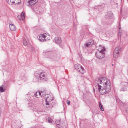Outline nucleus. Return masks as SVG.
<instances>
[{
    "instance_id": "423d86ee",
    "label": "nucleus",
    "mask_w": 128,
    "mask_h": 128,
    "mask_svg": "<svg viewBox=\"0 0 128 128\" xmlns=\"http://www.w3.org/2000/svg\"><path fill=\"white\" fill-rule=\"evenodd\" d=\"M121 49V48L119 46L115 48L114 52V57L115 58L118 57V54L120 52Z\"/></svg>"
},
{
    "instance_id": "f03ea898",
    "label": "nucleus",
    "mask_w": 128,
    "mask_h": 128,
    "mask_svg": "<svg viewBox=\"0 0 128 128\" xmlns=\"http://www.w3.org/2000/svg\"><path fill=\"white\" fill-rule=\"evenodd\" d=\"M105 48L100 46H99L98 51L96 52V57L99 59L103 58L105 55Z\"/></svg>"
},
{
    "instance_id": "473e14b6",
    "label": "nucleus",
    "mask_w": 128,
    "mask_h": 128,
    "mask_svg": "<svg viewBox=\"0 0 128 128\" xmlns=\"http://www.w3.org/2000/svg\"><path fill=\"white\" fill-rule=\"evenodd\" d=\"M127 0L128 1V0Z\"/></svg>"
},
{
    "instance_id": "f3484780",
    "label": "nucleus",
    "mask_w": 128,
    "mask_h": 128,
    "mask_svg": "<svg viewBox=\"0 0 128 128\" xmlns=\"http://www.w3.org/2000/svg\"><path fill=\"white\" fill-rule=\"evenodd\" d=\"M41 92H40V97L44 99L46 98V91H41Z\"/></svg>"
},
{
    "instance_id": "cd10ccee",
    "label": "nucleus",
    "mask_w": 128,
    "mask_h": 128,
    "mask_svg": "<svg viewBox=\"0 0 128 128\" xmlns=\"http://www.w3.org/2000/svg\"><path fill=\"white\" fill-rule=\"evenodd\" d=\"M70 101L69 100H67L66 101L67 104H68L69 105L70 103Z\"/></svg>"
},
{
    "instance_id": "2eb2a0df",
    "label": "nucleus",
    "mask_w": 128,
    "mask_h": 128,
    "mask_svg": "<svg viewBox=\"0 0 128 128\" xmlns=\"http://www.w3.org/2000/svg\"><path fill=\"white\" fill-rule=\"evenodd\" d=\"M54 40L56 43L60 44L61 43L62 40L60 38L58 37H56L54 39Z\"/></svg>"
},
{
    "instance_id": "aec40b11",
    "label": "nucleus",
    "mask_w": 128,
    "mask_h": 128,
    "mask_svg": "<svg viewBox=\"0 0 128 128\" xmlns=\"http://www.w3.org/2000/svg\"><path fill=\"white\" fill-rule=\"evenodd\" d=\"M34 96L37 98H39L40 96V91H38L34 94Z\"/></svg>"
},
{
    "instance_id": "20e7f679",
    "label": "nucleus",
    "mask_w": 128,
    "mask_h": 128,
    "mask_svg": "<svg viewBox=\"0 0 128 128\" xmlns=\"http://www.w3.org/2000/svg\"><path fill=\"white\" fill-rule=\"evenodd\" d=\"M51 38L50 36L46 33L40 34V42H44L49 40Z\"/></svg>"
},
{
    "instance_id": "412c9836",
    "label": "nucleus",
    "mask_w": 128,
    "mask_h": 128,
    "mask_svg": "<svg viewBox=\"0 0 128 128\" xmlns=\"http://www.w3.org/2000/svg\"><path fill=\"white\" fill-rule=\"evenodd\" d=\"M78 71L82 74L84 73L85 72V70L84 68L82 66V67H81V68H80V69Z\"/></svg>"
},
{
    "instance_id": "6ab92c4d",
    "label": "nucleus",
    "mask_w": 128,
    "mask_h": 128,
    "mask_svg": "<svg viewBox=\"0 0 128 128\" xmlns=\"http://www.w3.org/2000/svg\"><path fill=\"white\" fill-rule=\"evenodd\" d=\"M74 67L78 71L80 68H81L82 67V66L80 64H76L74 65Z\"/></svg>"
},
{
    "instance_id": "a878e982",
    "label": "nucleus",
    "mask_w": 128,
    "mask_h": 128,
    "mask_svg": "<svg viewBox=\"0 0 128 128\" xmlns=\"http://www.w3.org/2000/svg\"><path fill=\"white\" fill-rule=\"evenodd\" d=\"M23 44L24 46H26L27 45L28 43L26 39H24V40Z\"/></svg>"
},
{
    "instance_id": "6e6552de",
    "label": "nucleus",
    "mask_w": 128,
    "mask_h": 128,
    "mask_svg": "<svg viewBox=\"0 0 128 128\" xmlns=\"http://www.w3.org/2000/svg\"><path fill=\"white\" fill-rule=\"evenodd\" d=\"M21 126L20 122H17L12 124V127L13 128H20Z\"/></svg>"
},
{
    "instance_id": "b1692460",
    "label": "nucleus",
    "mask_w": 128,
    "mask_h": 128,
    "mask_svg": "<svg viewBox=\"0 0 128 128\" xmlns=\"http://www.w3.org/2000/svg\"><path fill=\"white\" fill-rule=\"evenodd\" d=\"M99 106L101 110L102 111H104V108L100 102H99Z\"/></svg>"
},
{
    "instance_id": "7ed1b4c3",
    "label": "nucleus",
    "mask_w": 128,
    "mask_h": 128,
    "mask_svg": "<svg viewBox=\"0 0 128 128\" xmlns=\"http://www.w3.org/2000/svg\"><path fill=\"white\" fill-rule=\"evenodd\" d=\"M43 101V104L44 106L46 108H48L51 104L50 102L53 100L54 98L52 96H47L46 98L44 99Z\"/></svg>"
},
{
    "instance_id": "1a4fd4ad",
    "label": "nucleus",
    "mask_w": 128,
    "mask_h": 128,
    "mask_svg": "<svg viewBox=\"0 0 128 128\" xmlns=\"http://www.w3.org/2000/svg\"><path fill=\"white\" fill-rule=\"evenodd\" d=\"M26 1L28 5L32 6L37 3L38 0H26Z\"/></svg>"
},
{
    "instance_id": "c756f323",
    "label": "nucleus",
    "mask_w": 128,
    "mask_h": 128,
    "mask_svg": "<svg viewBox=\"0 0 128 128\" xmlns=\"http://www.w3.org/2000/svg\"><path fill=\"white\" fill-rule=\"evenodd\" d=\"M23 78H22V80H23L24 79V78H25V75L24 74L23 75Z\"/></svg>"
},
{
    "instance_id": "9d476101",
    "label": "nucleus",
    "mask_w": 128,
    "mask_h": 128,
    "mask_svg": "<svg viewBox=\"0 0 128 128\" xmlns=\"http://www.w3.org/2000/svg\"><path fill=\"white\" fill-rule=\"evenodd\" d=\"M40 72L39 71H36L35 73V78H36V81L38 82L40 80Z\"/></svg>"
},
{
    "instance_id": "f257e3e1",
    "label": "nucleus",
    "mask_w": 128,
    "mask_h": 128,
    "mask_svg": "<svg viewBox=\"0 0 128 128\" xmlns=\"http://www.w3.org/2000/svg\"><path fill=\"white\" fill-rule=\"evenodd\" d=\"M95 86L96 91L100 94H107L111 90V86L110 80L104 77L97 78Z\"/></svg>"
},
{
    "instance_id": "393cba45",
    "label": "nucleus",
    "mask_w": 128,
    "mask_h": 128,
    "mask_svg": "<svg viewBox=\"0 0 128 128\" xmlns=\"http://www.w3.org/2000/svg\"><path fill=\"white\" fill-rule=\"evenodd\" d=\"M46 120L49 123H52V120L51 118L49 117L48 118H47Z\"/></svg>"
},
{
    "instance_id": "9b49d317",
    "label": "nucleus",
    "mask_w": 128,
    "mask_h": 128,
    "mask_svg": "<svg viewBox=\"0 0 128 128\" xmlns=\"http://www.w3.org/2000/svg\"><path fill=\"white\" fill-rule=\"evenodd\" d=\"M43 80L44 81H47L48 78H47V74L45 73L40 72V79Z\"/></svg>"
},
{
    "instance_id": "dca6fc26",
    "label": "nucleus",
    "mask_w": 128,
    "mask_h": 128,
    "mask_svg": "<svg viewBox=\"0 0 128 128\" xmlns=\"http://www.w3.org/2000/svg\"><path fill=\"white\" fill-rule=\"evenodd\" d=\"M29 106V108L30 109L32 110L33 111H38V110L35 108V107L32 104H30Z\"/></svg>"
},
{
    "instance_id": "5701e85b",
    "label": "nucleus",
    "mask_w": 128,
    "mask_h": 128,
    "mask_svg": "<svg viewBox=\"0 0 128 128\" xmlns=\"http://www.w3.org/2000/svg\"><path fill=\"white\" fill-rule=\"evenodd\" d=\"M56 122L57 127L58 128H62V126L60 124V122L58 120H56Z\"/></svg>"
},
{
    "instance_id": "0eeeda50",
    "label": "nucleus",
    "mask_w": 128,
    "mask_h": 128,
    "mask_svg": "<svg viewBox=\"0 0 128 128\" xmlns=\"http://www.w3.org/2000/svg\"><path fill=\"white\" fill-rule=\"evenodd\" d=\"M122 86L120 90L122 91H126L127 88L128 86V83L126 82H124L122 83Z\"/></svg>"
},
{
    "instance_id": "c85d7f7f",
    "label": "nucleus",
    "mask_w": 128,
    "mask_h": 128,
    "mask_svg": "<svg viewBox=\"0 0 128 128\" xmlns=\"http://www.w3.org/2000/svg\"><path fill=\"white\" fill-rule=\"evenodd\" d=\"M37 38L39 40H40V36L38 35V36H37Z\"/></svg>"
},
{
    "instance_id": "39448f33",
    "label": "nucleus",
    "mask_w": 128,
    "mask_h": 128,
    "mask_svg": "<svg viewBox=\"0 0 128 128\" xmlns=\"http://www.w3.org/2000/svg\"><path fill=\"white\" fill-rule=\"evenodd\" d=\"M7 2L9 4H19L21 2L20 0H7Z\"/></svg>"
},
{
    "instance_id": "4468645a",
    "label": "nucleus",
    "mask_w": 128,
    "mask_h": 128,
    "mask_svg": "<svg viewBox=\"0 0 128 128\" xmlns=\"http://www.w3.org/2000/svg\"><path fill=\"white\" fill-rule=\"evenodd\" d=\"M94 42L93 40H90L88 42H86L85 45L86 47H90L94 44Z\"/></svg>"
},
{
    "instance_id": "ddd939ff",
    "label": "nucleus",
    "mask_w": 128,
    "mask_h": 128,
    "mask_svg": "<svg viewBox=\"0 0 128 128\" xmlns=\"http://www.w3.org/2000/svg\"><path fill=\"white\" fill-rule=\"evenodd\" d=\"M25 12H22V13L21 15H18V20H24L25 18Z\"/></svg>"
},
{
    "instance_id": "f8f14e48",
    "label": "nucleus",
    "mask_w": 128,
    "mask_h": 128,
    "mask_svg": "<svg viewBox=\"0 0 128 128\" xmlns=\"http://www.w3.org/2000/svg\"><path fill=\"white\" fill-rule=\"evenodd\" d=\"M113 16L112 13L110 12H108L106 15V18L107 19H111Z\"/></svg>"
},
{
    "instance_id": "2f4dec72",
    "label": "nucleus",
    "mask_w": 128,
    "mask_h": 128,
    "mask_svg": "<svg viewBox=\"0 0 128 128\" xmlns=\"http://www.w3.org/2000/svg\"><path fill=\"white\" fill-rule=\"evenodd\" d=\"M112 66H113V65H114V64H112Z\"/></svg>"
},
{
    "instance_id": "4be33fe9",
    "label": "nucleus",
    "mask_w": 128,
    "mask_h": 128,
    "mask_svg": "<svg viewBox=\"0 0 128 128\" xmlns=\"http://www.w3.org/2000/svg\"><path fill=\"white\" fill-rule=\"evenodd\" d=\"M5 88L4 86L3 85L2 86H0V92H2L5 91Z\"/></svg>"
},
{
    "instance_id": "a211bd4d",
    "label": "nucleus",
    "mask_w": 128,
    "mask_h": 128,
    "mask_svg": "<svg viewBox=\"0 0 128 128\" xmlns=\"http://www.w3.org/2000/svg\"><path fill=\"white\" fill-rule=\"evenodd\" d=\"M9 26L11 30L12 31H14L16 29V27L13 24H10L9 25Z\"/></svg>"
},
{
    "instance_id": "bb28decb",
    "label": "nucleus",
    "mask_w": 128,
    "mask_h": 128,
    "mask_svg": "<svg viewBox=\"0 0 128 128\" xmlns=\"http://www.w3.org/2000/svg\"><path fill=\"white\" fill-rule=\"evenodd\" d=\"M119 29L120 30L119 31H118V35H120V36H121L122 35V34H120V28H119Z\"/></svg>"
},
{
    "instance_id": "7c9ffc66",
    "label": "nucleus",
    "mask_w": 128,
    "mask_h": 128,
    "mask_svg": "<svg viewBox=\"0 0 128 128\" xmlns=\"http://www.w3.org/2000/svg\"><path fill=\"white\" fill-rule=\"evenodd\" d=\"M127 111V109H126V111Z\"/></svg>"
}]
</instances>
